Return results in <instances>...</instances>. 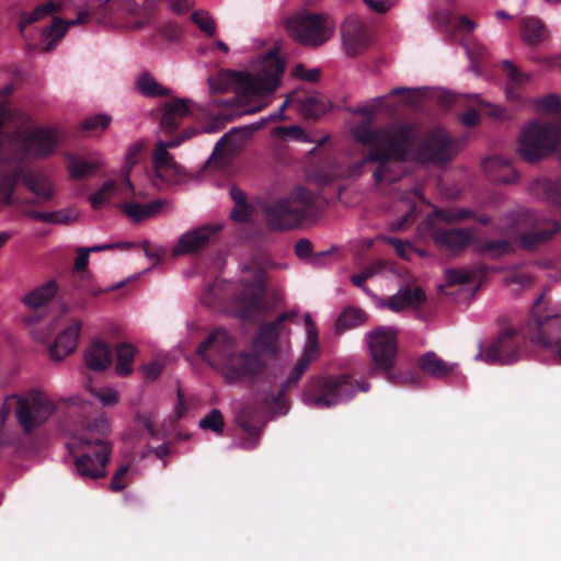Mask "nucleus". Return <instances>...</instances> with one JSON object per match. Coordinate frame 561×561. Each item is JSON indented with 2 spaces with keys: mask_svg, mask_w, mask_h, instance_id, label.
Masks as SVG:
<instances>
[{
  "mask_svg": "<svg viewBox=\"0 0 561 561\" xmlns=\"http://www.w3.org/2000/svg\"><path fill=\"white\" fill-rule=\"evenodd\" d=\"M13 85L7 84L0 90V206L12 205L19 181L42 204L54 197V188L48 176L28 165L30 159H43L51 156L58 146L59 137L50 128H30L31 117L22 111L12 108L7 99L13 92Z\"/></svg>",
  "mask_w": 561,
  "mask_h": 561,
  "instance_id": "1",
  "label": "nucleus"
},
{
  "mask_svg": "<svg viewBox=\"0 0 561 561\" xmlns=\"http://www.w3.org/2000/svg\"><path fill=\"white\" fill-rule=\"evenodd\" d=\"M355 139L370 148L363 163H378L374 171L376 184L394 183L403 173L399 163L409 159L415 148V157L422 162L445 163L453 159V138L442 130H432L416 146L417 130L413 124H399L373 129L367 124L354 129Z\"/></svg>",
  "mask_w": 561,
  "mask_h": 561,
  "instance_id": "2",
  "label": "nucleus"
},
{
  "mask_svg": "<svg viewBox=\"0 0 561 561\" xmlns=\"http://www.w3.org/2000/svg\"><path fill=\"white\" fill-rule=\"evenodd\" d=\"M296 317L295 311L282 312L277 318L259 328L251 340L250 351L233 353L226 364L225 377L229 382H274L282 374L279 366H271L265 356L276 359L280 352L279 342L290 333L285 324Z\"/></svg>",
  "mask_w": 561,
  "mask_h": 561,
  "instance_id": "3",
  "label": "nucleus"
},
{
  "mask_svg": "<svg viewBox=\"0 0 561 561\" xmlns=\"http://www.w3.org/2000/svg\"><path fill=\"white\" fill-rule=\"evenodd\" d=\"M285 71L284 60L276 53H268L256 73L225 70L217 79L208 78L211 92H225L234 87L244 96H263L273 93L280 84Z\"/></svg>",
  "mask_w": 561,
  "mask_h": 561,
  "instance_id": "4",
  "label": "nucleus"
},
{
  "mask_svg": "<svg viewBox=\"0 0 561 561\" xmlns=\"http://www.w3.org/2000/svg\"><path fill=\"white\" fill-rule=\"evenodd\" d=\"M110 432V422L103 414L83 421L78 437L81 455L76 458V469L80 477L96 480L106 476V465L112 453L107 442Z\"/></svg>",
  "mask_w": 561,
  "mask_h": 561,
  "instance_id": "5",
  "label": "nucleus"
},
{
  "mask_svg": "<svg viewBox=\"0 0 561 561\" xmlns=\"http://www.w3.org/2000/svg\"><path fill=\"white\" fill-rule=\"evenodd\" d=\"M319 211L316 194L304 186L295 187L288 196L263 207L266 226L272 231L296 229L305 220L316 218Z\"/></svg>",
  "mask_w": 561,
  "mask_h": 561,
  "instance_id": "6",
  "label": "nucleus"
},
{
  "mask_svg": "<svg viewBox=\"0 0 561 561\" xmlns=\"http://www.w3.org/2000/svg\"><path fill=\"white\" fill-rule=\"evenodd\" d=\"M369 383L357 381L352 376L342 374L330 377H312L304 389L306 404L317 409H328L351 400L357 391L366 392Z\"/></svg>",
  "mask_w": 561,
  "mask_h": 561,
  "instance_id": "7",
  "label": "nucleus"
},
{
  "mask_svg": "<svg viewBox=\"0 0 561 561\" xmlns=\"http://www.w3.org/2000/svg\"><path fill=\"white\" fill-rule=\"evenodd\" d=\"M371 355L370 375L382 373L383 378L393 385L416 383L417 377L410 373L397 371L398 356L397 331L393 328H378L368 335Z\"/></svg>",
  "mask_w": 561,
  "mask_h": 561,
  "instance_id": "8",
  "label": "nucleus"
},
{
  "mask_svg": "<svg viewBox=\"0 0 561 561\" xmlns=\"http://www.w3.org/2000/svg\"><path fill=\"white\" fill-rule=\"evenodd\" d=\"M287 28L297 42L317 47L331 38L334 22L327 14L301 10L287 20Z\"/></svg>",
  "mask_w": 561,
  "mask_h": 561,
  "instance_id": "9",
  "label": "nucleus"
},
{
  "mask_svg": "<svg viewBox=\"0 0 561 561\" xmlns=\"http://www.w3.org/2000/svg\"><path fill=\"white\" fill-rule=\"evenodd\" d=\"M560 136L559 127L533 122L519 136L518 153L527 162H537L554 151Z\"/></svg>",
  "mask_w": 561,
  "mask_h": 561,
  "instance_id": "10",
  "label": "nucleus"
},
{
  "mask_svg": "<svg viewBox=\"0 0 561 561\" xmlns=\"http://www.w3.org/2000/svg\"><path fill=\"white\" fill-rule=\"evenodd\" d=\"M57 290L56 280L50 279L23 298L24 304L30 308V313L24 318V322L31 327L30 333L38 342L47 341L53 333L51 329L44 323V310Z\"/></svg>",
  "mask_w": 561,
  "mask_h": 561,
  "instance_id": "11",
  "label": "nucleus"
},
{
  "mask_svg": "<svg viewBox=\"0 0 561 561\" xmlns=\"http://www.w3.org/2000/svg\"><path fill=\"white\" fill-rule=\"evenodd\" d=\"M193 135L194 131L185 130L181 136L165 141H158L152 153V173L150 174L154 186L160 187L165 184L176 183L181 180L182 169L168 150L180 146Z\"/></svg>",
  "mask_w": 561,
  "mask_h": 561,
  "instance_id": "12",
  "label": "nucleus"
},
{
  "mask_svg": "<svg viewBox=\"0 0 561 561\" xmlns=\"http://www.w3.org/2000/svg\"><path fill=\"white\" fill-rule=\"evenodd\" d=\"M526 337L524 334L513 329L502 331L497 339L484 351L483 343H479L480 352L476 355V360H484L488 364H512L519 358V354L525 346Z\"/></svg>",
  "mask_w": 561,
  "mask_h": 561,
  "instance_id": "13",
  "label": "nucleus"
},
{
  "mask_svg": "<svg viewBox=\"0 0 561 561\" xmlns=\"http://www.w3.org/2000/svg\"><path fill=\"white\" fill-rule=\"evenodd\" d=\"M542 296L536 299L527 321V329L531 340L546 346L561 344V314H541Z\"/></svg>",
  "mask_w": 561,
  "mask_h": 561,
  "instance_id": "14",
  "label": "nucleus"
},
{
  "mask_svg": "<svg viewBox=\"0 0 561 561\" xmlns=\"http://www.w3.org/2000/svg\"><path fill=\"white\" fill-rule=\"evenodd\" d=\"M236 350L234 337L222 328L215 329L196 347V354L213 367H226Z\"/></svg>",
  "mask_w": 561,
  "mask_h": 561,
  "instance_id": "15",
  "label": "nucleus"
},
{
  "mask_svg": "<svg viewBox=\"0 0 561 561\" xmlns=\"http://www.w3.org/2000/svg\"><path fill=\"white\" fill-rule=\"evenodd\" d=\"M473 233L474 228H436L432 232V239L440 252L457 256L474 242Z\"/></svg>",
  "mask_w": 561,
  "mask_h": 561,
  "instance_id": "16",
  "label": "nucleus"
},
{
  "mask_svg": "<svg viewBox=\"0 0 561 561\" xmlns=\"http://www.w3.org/2000/svg\"><path fill=\"white\" fill-rule=\"evenodd\" d=\"M343 46L346 54L356 57L370 45V35L366 25L355 16H348L342 25Z\"/></svg>",
  "mask_w": 561,
  "mask_h": 561,
  "instance_id": "17",
  "label": "nucleus"
},
{
  "mask_svg": "<svg viewBox=\"0 0 561 561\" xmlns=\"http://www.w3.org/2000/svg\"><path fill=\"white\" fill-rule=\"evenodd\" d=\"M221 229L220 225H205L182 234L172 249L173 256L197 253L205 249L215 234Z\"/></svg>",
  "mask_w": 561,
  "mask_h": 561,
  "instance_id": "18",
  "label": "nucleus"
},
{
  "mask_svg": "<svg viewBox=\"0 0 561 561\" xmlns=\"http://www.w3.org/2000/svg\"><path fill=\"white\" fill-rule=\"evenodd\" d=\"M559 230L560 225L556 220H536L518 234L517 242L522 249L534 251L548 242Z\"/></svg>",
  "mask_w": 561,
  "mask_h": 561,
  "instance_id": "19",
  "label": "nucleus"
},
{
  "mask_svg": "<svg viewBox=\"0 0 561 561\" xmlns=\"http://www.w3.org/2000/svg\"><path fill=\"white\" fill-rule=\"evenodd\" d=\"M82 324L79 320H71L56 336L49 347L50 358L55 362L62 360L75 352L78 346Z\"/></svg>",
  "mask_w": 561,
  "mask_h": 561,
  "instance_id": "20",
  "label": "nucleus"
},
{
  "mask_svg": "<svg viewBox=\"0 0 561 561\" xmlns=\"http://www.w3.org/2000/svg\"><path fill=\"white\" fill-rule=\"evenodd\" d=\"M192 114L190 101L186 99H173L163 105L160 119L161 129L168 134L175 131L183 119Z\"/></svg>",
  "mask_w": 561,
  "mask_h": 561,
  "instance_id": "21",
  "label": "nucleus"
},
{
  "mask_svg": "<svg viewBox=\"0 0 561 561\" xmlns=\"http://www.w3.org/2000/svg\"><path fill=\"white\" fill-rule=\"evenodd\" d=\"M264 299V287L259 285L255 289H245L234 297V307L238 317L242 320H250L262 309Z\"/></svg>",
  "mask_w": 561,
  "mask_h": 561,
  "instance_id": "22",
  "label": "nucleus"
},
{
  "mask_svg": "<svg viewBox=\"0 0 561 561\" xmlns=\"http://www.w3.org/2000/svg\"><path fill=\"white\" fill-rule=\"evenodd\" d=\"M314 359V345H311L308 350L304 351L290 375L280 385L277 393L272 396L275 405L282 407L285 403L286 392L297 386L298 381Z\"/></svg>",
  "mask_w": 561,
  "mask_h": 561,
  "instance_id": "23",
  "label": "nucleus"
},
{
  "mask_svg": "<svg viewBox=\"0 0 561 561\" xmlns=\"http://www.w3.org/2000/svg\"><path fill=\"white\" fill-rule=\"evenodd\" d=\"M89 16L90 15L87 11H80L76 20L64 21L62 19L54 18L53 24L49 27H44L42 30L43 38L48 39L43 47V50H53L58 41L66 34L69 26L85 23L89 20Z\"/></svg>",
  "mask_w": 561,
  "mask_h": 561,
  "instance_id": "24",
  "label": "nucleus"
},
{
  "mask_svg": "<svg viewBox=\"0 0 561 561\" xmlns=\"http://www.w3.org/2000/svg\"><path fill=\"white\" fill-rule=\"evenodd\" d=\"M291 102H296L301 114L309 119H318L329 110L327 100L317 94L287 98L280 110H285Z\"/></svg>",
  "mask_w": 561,
  "mask_h": 561,
  "instance_id": "25",
  "label": "nucleus"
},
{
  "mask_svg": "<svg viewBox=\"0 0 561 561\" xmlns=\"http://www.w3.org/2000/svg\"><path fill=\"white\" fill-rule=\"evenodd\" d=\"M112 357L111 347L101 340H94L84 353L87 367L94 371L105 370L112 363Z\"/></svg>",
  "mask_w": 561,
  "mask_h": 561,
  "instance_id": "26",
  "label": "nucleus"
},
{
  "mask_svg": "<svg viewBox=\"0 0 561 561\" xmlns=\"http://www.w3.org/2000/svg\"><path fill=\"white\" fill-rule=\"evenodd\" d=\"M483 168L490 179L500 183H514L518 175L512 164L502 157H491L483 161Z\"/></svg>",
  "mask_w": 561,
  "mask_h": 561,
  "instance_id": "27",
  "label": "nucleus"
},
{
  "mask_svg": "<svg viewBox=\"0 0 561 561\" xmlns=\"http://www.w3.org/2000/svg\"><path fill=\"white\" fill-rule=\"evenodd\" d=\"M420 369L434 377L445 378L454 373L456 364L442 360L434 352H427L419 358Z\"/></svg>",
  "mask_w": 561,
  "mask_h": 561,
  "instance_id": "28",
  "label": "nucleus"
},
{
  "mask_svg": "<svg viewBox=\"0 0 561 561\" xmlns=\"http://www.w3.org/2000/svg\"><path fill=\"white\" fill-rule=\"evenodd\" d=\"M522 38L528 45L535 46L542 43L548 32L541 20L535 16H525L519 22Z\"/></svg>",
  "mask_w": 561,
  "mask_h": 561,
  "instance_id": "29",
  "label": "nucleus"
},
{
  "mask_svg": "<svg viewBox=\"0 0 561 561\" xmlns=\"http://www.w3.org/2000/svg\"><path fill=\"white\" fill-rule=\"evenodd\" d=\"M121 10L137 16L140 21L137 22V28L148 23L153 14L156 8V0H117Z\"/></svg>",
  "mask_w": 561,
  "mask_h": 561,
  "instance_id": "30",
  "label": "nucleus"
},
{
  "mask_svg": "<svg viewBox=\"0 0 561 561\" xmlns=\"http://www.w3.org/2000/svg\"><path fill=\"white\" fill-rule=\"evenodd\" d=\"M163 204L164 202L161 199H154L145 205L130 202L124 203L121 206V209L129 219L138 224L147 218L156 216L162 209Z\"/></svg>",
  "mask_w": 561,
  "mask_h": 561,
  "instance_id": "31",
  "label": "nucleus"
},
{
  "mask_svg": "<svg viewBox=\"0 0 561 561\" xmlns=\"http://www.w3.org/2000/svg\"><path fill=\"white\" fill-rule=\"evenodd\" d=\"M476 251L480 254L489 255L491 259H497L514 252L513 244L506 239L497 240H476Z\"/></svg>",
  "mask_w": 561,
  "mask_h": 561,
  "instance_id": "32",
  "label": "nucleus"
},
{
  "mask_svg": "<svg viewBox=\"0 0 561 561\" xmlns=\"http://www.w3.org/2000/svg\"><path fill=\"white\" fill-rule=\"evenodd\" d=\"M137 350L129 343H119L116 346V373L121 377L133 373V362Z\"/></svg>",
  "mask_w": 561,
  "mask_h": 561,
  "instance_id": "33",
  "label": "nucleus"
},
{
  "mask_svg": "<svg viewBox=\"0 0 561 561\" xmlns=\"http://www.w3.org/2000/svg\"><path fill=\"white\" fill-rule=\"evenodd\" d=\"M534 188L542 192L545 198L558 208L561 214V175L556 179L538 180Z\"/></svg>",
  "mask_w": 561,
  "mask_h": 561,
  "instance_id": "34",
  "label": "nucleus"
},
{
  "mask_svg": "<svg viewBox=\"0 0 561 561\" xmlns=\"http://www.w3.org/2000/svg\"><path fill=\"white\" fill-rule=\"evenodd\" d=\"M367 319V314L359 308L347 307L339 316L335 322L336 331L343 332L345 330L354 329L363 324Z\"/></svg>",
  "mask_w": 561,
  "mask_h": 561,
  "instance_id": "35",
  "label": "nucleus"
},
{
  "mask_svg": "<svg viewBox=\"0 0 561 561\" xmlns=\"http://www.w3.org/2000/svg\"><path fill=\"white\" fill-rule=\"evenodd\" d=\"M139 92L148 98L169 96L171 91L161 85L149 72L141 73L137 79Z\"/></svg>",
  "mask_w": 561,
  "mask_h": 561,
  "instance_id": "36",
  "label": "nucleus"
},
{
  "mask_svg": "<svg viewBox=\"0 0 561 561\" xmlns=\"http://www.w3.org/2000/svg\"><path fill=\"white\" fill-rule=\"evenodd\" d=\"M58 11H60V5L54 1H48L45 4L37 5L32 12L24 13L19 23L21 34H25V30L28 25Z\"/></svg>",
  "mask_w": 561,
  "mask_h": 561,
  "instance_id": "37",
  "label": "nucleus"
},
{
  "mask_svg": "<svg viewBox=\"0 0 561 561\" xmlns=\"http://www.w3.org/2000/svg\"><path fill=\"white\" fill-rule=\"evenodd\" d=\"M239 424L245 436L240 442V447L245 450L254 449L260 442L261 428L247 417H240Z\"/></svg>",
  "mask_w": 561,
  "mask_h": 561,
  "instance_id": "38",
  "label": "nucleus"
},
{
  "mask_svg": "<svg viewBox=\"0 0 561 561\" xmlns=\"http://www.w3.org/2000/svg\"><path fill=\"white\" fill-rule=\"evenodd\" d=\"M117 191V183L114 180L105 182L94 194L90 196L92 208L99 209L107 204Z\"/></svg>",
  "mask_w": 561,
  "mask_h": 561,
  "instance_id": "39",
  "label": "nucleus"
},
{
  "mask_svg": "<svg viewBox=\"0 0 561 561\" xmlns=\"http://www.w3.org/2000/svg\"><path fill=\"white\" fill-rule=\"evenodd\" d=\"M98 170V165L84 160H80L76 157L70 156L68 158V171L73 180L84 179L87 175L94 173Z\"/></svg>",
  "mask_w": 561,
  "mask_h": 561,
  "instance_id": "40",
  "label": "nucleus"
},
{
  "mask_svg": "<svg viewBox=\"0 0 561 561\" xmlns=\"http://www.w3.org/2000/svg\"><path fill=\"white\" fill-rule=\"evenodd\" d=\"M111 123V116L107 114H95L84 118L80 128L88 134H99L104 131Z\"/></svg>",
  "mask_w": 561,
  "mask_h": 561,
  "instance_id": "41",
  "label": "nucleus"
},
{
  "mask_svg": "<svg viewBox=\"0 0 561 561\" xmlns=\"http://www.w3.org/2000/svg\"><path fill=\"white\" fill-rule=\"evenodd\" d=\"M313 245L309 239L302 238L299 239L295 244V254L300 260H307L310 259L311 263L313 265H317L322 256H324L327 253L321 252L313 254L312 253Z\"/></svg>",
  "mask_w": 561,
  "mask_h": 561,
  "instance_id": "42",
  "label": "nucleus"
},
{
  "mask_svg": "<svg viewBox=\"0 0 561 561\" xmlns=\"http://www.w3.org/2000/svg\"><path fill=\"white\" fill-rule=\"evenodd\" d=\"M224 416L218 409H213L206 416L199 421V427L203 430H210L216 434L224 432Z\"/></svg>",
  "mask_w": 561,
  "mask_h": 561,
  "instance_id": "43",
  "label": "nucleus"
},
{
  "mask_svg": "<svg viewBox=\"0 0 561 561\" xmlns=\"http://www.w3.org/2000/svg\"><path fill=\"white\" fill-rule=\"evenodd\" d=\"M191 21L198 26V28L207 36H214L216 32L215 20L203 10H197L192 13Z\"/></svg>",
  "mask_w": 561,
  "mask_h": 561,
  "instance_id": "44",
  "label": "nucleus"
},
{
  "mask_svg": "<svg viewBox=\"0 0 561 561\" xmlns=\"http://www.w3.org/2000/svg\"><path fill=\"white\" fill-rule=\"evenodd\" d=\"M467 55L471 61L472 69L477 73H480V68L483 66L489 56L488 49L479 43H473L467 47Z\"/></svg>",
  "mask_w": 561,
  "mask_h": 561,
  "instance_id": "45",
  "label": "nucleus"
},
{
  "mask_svg": "<svg viewBox=\"0 0 561 561\" xmlns=\"http://www.w3.org/2000/svg\"><path fill=\"white\" fill-rule=\"evenodd\" d=\"M249 135V131L244 128H232L229 133L225 134L216 144L215 151L217 152L221 147L232 149L238 146V139L242 140Z\"/></svg>",
  "mask_w": 561,
  "mask_h": 561,
  "instance_id": "46",
  "label": "nucleus"
},
{
  "mask_svg": "<svg viewBox=\"0 0 561 561\" xmlns=\"http://www.w3.org/2000/svg\"><path fill=\"white\" fill-rule=\"evenodd\" d=\"M503 70L506 72L510 84L507 85V93H512L513 89L528 81L529 77L519 71L511 61H503Z\"/></svg>",
  "mask_w": 561,
  "mask_h": 561,
  "instance_id": "47",
  "label": "nucleus"
},
{
  "mask_svg": "<svg viewBox=\"0 0 561 561\" xmlns=\"http://www.w3.org/2000/svg\"><path fill=\"white\" fill-rule=\"evenodd\" d=\"M536 107L541 113H549L561 116V100L550 94L536 101Z\"/></svg>",
  "mask_w": 561,
  "mask_h": 561,
  "instance_id": "48",
  "label": "nucleus"
},
{
  "mask_svg": "<svg viewBox=\"0 0 561 561\" xmlns=\"http://www.w3.org/2000/svg\"><path fill=\"white\" fill-rule=\"evenodd\" d=\"M474 275L470 271L466 270H457V268H447L446 270V279L450 285L455 284H470L473 282Z\"/></svg>",
  "mask_w": 561,
  "mask_h": 561,
  "instance_id": "49",
  "label": "nucleus"
},
{
  "mask_svg": "<svg viewBox=\"0 0 561 561\" xmlns=\"http://www.w3.org/2000/svg\"><path fill=\"white\" fill-rule=\"evenodd\" d=\"M416 218L415 206H411L410 209L399 219L392 221L389 226L390 231L397 232L405 230L410 225L414 222Z\"/></svg>",
  "mask_w": 561,
  "mask_h": 561,
  "instance_id": "50",
  "label": "nucleus"
},
{
  "mask_svg": "<svg viewBox=\"0 0 561 561\" xmlns=\"http://www.w3.org/2000/svg\"><path fill=\"white\" fill-rule=\"evenodd\" d=\"M279 133L285 137L293 138L300 142H312V139L306 133V130L297 125L280 127Z\"/></svg>",
  "mask_w": 561,
  "mask_h": 561,
  "instance_id": "51",
  "label": "nucleus"
},
{
  "mask_svg": "<svg viewBox=\"0 0 561 561\" xmlns=\"http://www.w3.org/2000/svg\"><path fill=\"white\" fill-rule=\"evenodd\" d=\"M129 470L128 465L121 466L117 471L114 473L110 481V490L113 492H119L125 489L126 483L125 479L127 476V472Z\"/></svg>",
  "mask_w": 561,
  "mask_h": 561,
  "instance_id": "52",
  "label": "nucleus"
},
{
  "mask_svg": "<svg viewBox=\"0 0 561 561\" xmlns=\"http://www.w3.org/2000/svg\"><path fill=\"white\" fill-rule=\"evenodd\" d=\"M90 250L87 248H80L76 257L73 273H80L83 277H89V271L87 270L89 264Z\"/></svg>",
  "mask_w": 561,
  "mask_h": 561,
  "instance_id": "53",
  "label": "nucleus"
},
{
  "mask_svg": "<svg viewBox=\"0 0 561 561\" xmlns=\"http://www.w3.org/2000/svg\"><path fill=\"white\" fill-rule=\"evenodd\" d=\"M386 96H378L373 99L371 104L358 107L354 113L370 119L375 113L382 107Z\"/></svg>",
  "mask_w": 561,
  "mask_h": 561,
  "instance_id": "54",
  "label": "nucleus"
},
{
  "mask_svg": "<svg viewBox=\"0 0 561 561\" xmlns=\"http://www.w3.org/2000/svg\"><path fill=\"white\" fill-rule=\"evenodd\" d=\"M294 75L305 81L316 82L319 80V69H307L302 65H297L294 70Z\"/></svg>",
  "mask_w": 561,
  "mask_h": 561,
  "instance_id": "55",
  "label": "nucleus"
},
{
  "mask_svg": "<svg viewBox=\"0 0 561 561\" xmlns=\"http://www.w3.org/2000/svg\"><path fill=\"white\" fill-rule=\"evenodd\" d=\"M160 35L167 41L174 42L180 37L181 31L173 22H168L159 30Z\"/></svg>",
  "mask_w": 561,
  "mask_h": 561,
  "instance_id": "56",
  "label": "nucleus"
},
{
  "mask_svg": "<svg viewBox=\"0 0 561 561\" xmlns=\"http://www.w3.org/2000/svg\"><path fill=\"white\" fill-rule=\"evenodd\" d=\"M383 240L394 248L397 254L401 259L409 260V256L407 254V248L411 245L410 242H404L401 239L393 237H385Z\"/></svg>",
  "mask_w": 561,
  "mask_h": 561,
  "instance_id": "57",
  "label": "nucleus"
},
{
  "mask_svg": "<svg viewBox=\"0 0 561 561\" xmlns=\"http://www.w3.org/2000/svg\"><path fill=\"white\" fill-rule=\"evenodd\" d=\"M141 371L146 379L156 380L162 371V365L159 362L153 360L149 364L142 365Z\"/></svg>",
  "mask_w": 561,
  "mask_h": 561,
  "instance_id": "58",
  "label": "nucleus"
},
{
  "mask_svg": "<svg viewBox=\"0 0 561 561\" xmlns=\"http://www.w3.org/2000/svg\"><path fill=\"white\" fill-rule=\"evenodd\" d=\"M141 248L146 256L150 260H153V264L159 263L165 253V251L161 248H152L150 242L147 240L141 243Z\"/></svg>",
  "mask_w": 561,
  "mask_h": 561,
  "instance_id": "59",
  "label": "nucleus"
},
{
  "mask_svg": "<svg viewBox=\"0 0 561 561\" xmlns=\"http://www.w3.org/2000/svg\"><path fill=\"white\" fill-rule=\"evenodd\" d=\"M403 291L405 296L409 298L410 307L419 306L426 299L425 293L420 287H416L414 289L407 287Z\"/></svg>",
  "mask_w": 561,
  "mask_h": 561,
  "instance_id": "60",
  "label": "nucleus"
},
{
  "mask_svg": "<svg viewBox=\"0 0 561 561\" xmlns=\"http://www.w3.org/2000/svg\"><path fill=\"white\" fill-rule=\"evenodd\" d=\"M410 307L409 298L405 296L404 291H402L399 296H392L388 300V308L392 311H401L402 309Z\"/></svg>",
  "mask_w": 561,
  "mask_h": 561,
  "instance_id": "61",
  "label": "nucleus"
},
{
  "mask_svg": "<svg viewBox=\"0 0 561 561\" xmlns=\"http://www.w3.org/2000/svg\"><path fill=\"white\" fill-rule=\"evenodd\" d=\"M135 422L139 425V426H142L151 437H157L158 436V432L157 430L154 428V425H153V422L151 421L150 416L147 415V414H142L140 412H138L136 415H135Z\"/></svg>",
  "mask_w": 561,
  "mask_h": 561,
  "instance_id": "62",
  "label": "nucleus"
},
{
  "mask_svg": "<svg viewBox=\"0 0 561 561\" xmlns=\"http://www.w3.org/2000/svg\"><path fill=\"white\" fill-rule=\"evenodd\" d=\"M432 216L437 219L445 221L447 224L457 222L456 208L447 209V208H436Z\"/></svg>",
  "mask_w": 561,
  "mask_h": 561,
  "instance_id": "63",
  "label": "nucleus"
},
{
  "mask_svg": "<svg viewBox=\"0 0 561 561\" xmlns=\"http://www.w3.org/2000/svg\"><path fill=\"white\" fill-rule=\"evenodd\" d=\"M27 216L42 222L56 224V217L58 216L57 211H38V210H28Z\"/></svg>",
  "mask_w": 561,
  "mask_h": 561,
  "instance_id": "64",
  "label": "nucleus"
}]
</instances>
